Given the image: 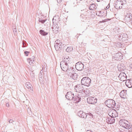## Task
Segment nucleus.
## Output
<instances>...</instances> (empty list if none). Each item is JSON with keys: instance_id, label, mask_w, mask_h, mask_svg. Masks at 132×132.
<instances>
[{"instance_id": "1", "label": "nucleus", "mask_w": 132, "mask_h": 132, "mask_svg": "<svg viewBox=\"0 0 132 132\" xmlns=\"http://www.w3.org/2000/svg\"><path fill=\"white\" fill-rule=\"evenodd\" d=\"M68 73H67L69 78L72 79L74 80H76L78 77L77 74L75 72V69L72 67H70Z\"/></svg>"}, {"instance_id": "2", "label": "nucleus", "mask_w": 132, "mask_h": 132, "mask_svg": "<svg viewBox=\"0 0 132 132\" xmlns=\"http://www.w3.org/2000/svg\"><path fill=\"white\" fill-rule=\"evenodd\" d=\"M105 104L110 108H114L116 106V103L112 99H108L104 102Z\"/></svg>"}, {"instance_id": "3", "label": "nucleus", "mask_w": 132, "mask_h": 132, "mask_svg": "<svg viewBox=\"0 0 132 132\" xmlns=\"http://www.w3.org/2000/svg\"><path fill=\"white\" fill-rule=\"evenodd\" d=\"M91 81L90 79L88 77H85L82 78L81 80V85L85 86H89L90 85Z\"/></svg>"}, {"instance_id": "4", "label": "nucleus", "mask_w": 132, "mask_h": 132, "mask_svg": "<svg viewBox=\"0 0 132 132\" xmlns=\"http://www.w3.org/2000/svg\"><path fill=\"white\" fill-rule=\"evenodd\" d=\"M119 124L120 126L126 129H127L130 126L128 121L123 119L120 120L119 121Z\"/></svg>"}, {"instance_id": "5", "label": "nucleus", "mask_w": 132, "mask_h": 132, "mask_svg": "<svg viewBox=\"0 0 132 132\" xmlns=\"http://www.w3.org/2000/svg\"><path fill=\"white\" fill-rule=\"evenodd\" d=\"M69 64L65 63L64 62L61 61L60 62V66L61 69L64 71H66L68 73V71L70 67Z\"/></svg>"}, {"instance_id": "6", "label": "nucleus", "mask_w": 132, "mask_h": 132, "mask_svg": "<svg viewBox=\"0 0 132 132\" xmlns=\"http://www.w3.org/2000/svg\"><path fill=\"white\" fill-rule=\"evenodd\" d=\"M87 101L88 103L95 104L97 102V99L95 97H89L87 99Z\"/></svg>"}, {"instance_id": "7", "label": "nucleus", "mask_w": 132, "mask_h": 132, "mask_svg": "<svg viewBox=\"0 0 132 132\" xmlns=\"http://www.w3.org/2000/svg\"><path fill=\"white\" fill-rule=\"evenodd\" d=\"M74 93L71 92H68L65 95L66 99L70 101L72 100L74 97Z\"/></svg>"}, {"instance_id": "8", "label": "nucleus", "mask_w": 132, "mask_h": 132, "mask_svg": "<svg viewBox=\"0 0 132 132\" xmlns=\"http://www.w3.org/2000/svg\"><path fill=\"white\" fill-rule=\"evenodd\" d=\"M75 67L77 70L81 71L84 68V65L81 62H78L76 64Z\"/></svg>"}, {"instance_id": "9", "label": "nucleus", "mask_w": 132, "mask_h": 132, "mask_svg": "<svg viewBox=\"0 0 132 132\" xmlns=\"http://www.w3.org/2000/svg\"><path fill=\"white\" fill-rule=\"evenodd\" d=\"M118 68L119 71L121 72L125 70L127 68L126 67V64L125 62L121 63L118 66Z\"/></svg>"}, {"instance_id": "10", "label": "nucleus", "mask_w": 132, "mask_h": 132, "mask_svg": "<svg viewBox=\"0 0 132 132\" xmlns=\"http://www.w3.org/2000/svg\"><path fill=\"white\" fill-rule=\"evenodd\" d=\"M122 55L121 53L118 52L114 54L113 58L116 60H120L123 59V56Z\"/></svg>"}, {"instance_id": "11", "label": "nucleus", "mask_w": 132, "mask_h": 132, "mask_svg": "<svg viewBox=\"0 0 132 132\" xmlns=\"http://www.w3.org/2000/svg\"><path fill=\"white\" fill-rule=\"evenodd\" d=\"M51 28L52 31L55 34H57L59 31V27L57 24H53Z\"/></svg>"}, {"instance_id": "12", "label": "nucleus", "mask_w": 132, "mask_h": 132, "mask_svg": "<svg viewBox=\"0 0 132 132\" xmlns=\"http://www.w3.org/2000/svg\"><path fill=\"white\" fill-rule=\"evenodd\" d=\"M77 114L78 116L80 117L84 118V119H86L87 118L86 113L83 112L82 111H80L78 112Z\"/></svg>"}, {"instance_id": "13", "label": "nucleus", "mask_w": 132, "mask_h": 132, "mask_svg": "<svg viewBox=\"0 0 132 132\" xmlns=\"http://www.w3.org/2000/svg\"><path fill=\"white\" fill-rule=\"evenodd\" d=\"M75 89L76 90L77 92L82 93L83 91L84 88L81 85H77L76 86Z\"/></svg>"}, {"instance_id": "14", "label": "nucleus", "mask_w": 132, "mask_h": 132, "mask_svg": "<svg viewBox=\"0 0 132 132\" xmlns=\"http://www.w3.org/2000/svg\"><path fill=\"white\" fill-rule=\"evenodd\" d=\"M112 111H111L108 114L110 116L113 117H116L118 116V113L114 109H112Z\"/></svg>"}, {"instance_id": "15", "label": "nucleus", "mask_w": 132, "mask_h": 132, "mask_svg": "<svg viewBox=\"0 0 132 132\" xmlns=\"http://www.w3.org/2000/svg\"><path fill=\"white\" fill-rule=\"evenodd\" d=\"M60 20V17L58 15L54 16L53 19V24H57Z\"/></svg>"}, {"instance_id": "16", "label": "nucleus", "mask_w": 132, "mask_h": 132, "mask_svg": "<svg viewBox=\"0 0 132 132\" xmlns=\"http://www.w3.org/2000/svg\"><path fill=\"white\" fill-rule=\"evenodd\" d=\"M81 98L79 96V95H76L74 96L73 99L72 100H73L74 103H77L81 101Z\"/></svg>"}, {"instance_id": "17", "label": "nucleus", "mask_w": 132, "mask_h": 132, "mask_svg": "<svg viewBox=\"0 0 132 132\" xmlns=\"http://www.w3.org/2000/svg\"><path fill=\"white\" fill-rule=\"evenodd\" d=\"M83 92L84 93L83 96L85 97H87L90 94V91L88 89H85L83 90Z\"/></svg>"}, {"instance_id": "18", "label": "nucleus", "mask_w": 132, "mask_h": 132, "mask_svg": "<svg viewBox=\"0 0 132 132\" xmlns=\"http://www.w3.org/2000/svg\"><path fill=\"white\" fill-rule=\"evenodd\" d=\"M126 90H124L121 92L120 93V97L124 99H125L126 97Z\"/></svg>"}, {"instance_id": "19", "label": "nucleus", "mask_w": 132, "mask_h": 132, "mask_svg": "<svg viewBox=\"0 0 132 132\" xmlns=\"http://www.w3.org/2000/svg\"><path fill=\"white\" fill-rule=\"evenodd\" d=\"M123 4V3H122V2H120V1L117 2V3L116 4L115 7L117 9H124V7L122 6H120V4Z\"/></svg>"}, {"instance_id": "20", "label": "nucleus", "mask_w": 132, "mask_h": 132, "mask_svg": "<svg viewBox=\"0 0 132 132\" xmlns=\"http://www.w3.org/2000/svg\"><path fill=\"white\" fill-rule=\"evenodd\" d=\"M126 83L128 87L131 88L132 87V80L129 79L127 80Z\"/></svg>"}, {"instance_id": "21", "label": "nucleus", "mask_w": 132, "mask_h": 132, "mask_svg": "<svg viewBox=\"0 0 132 132\" xmlns=\"http://www.w3.org/2000/svg\"><path fill=\"white\" fill-rule=\"evenodd\" d=\"M114 118L111 116L108 117V120L107 121H108V123L110 124L114 123L115 121V119H114Z\"/></svg>"}, {"instance_id": "22", "label": "nucleus", "mask_w": 132, "mask_h": 132, "mask_svg": "<svg viewBox=\"0 0 132 132\" xmlns=\"http://www.w3.org/2000/svg\"><path fill=\"white\" fill-rule=\"evenodd\" d=\"M64 61H62L63 62H64L65 63H66L69 64H70V59L68 56H66L64 58Z\"/></svg>"}, {"instance_id": "23", "label": "nucleus", "mask_w": 132, "mask_h": 132, "mask_svg": "<svg viewBox=\"0 0 132 132\" xmlns=\"http://www.w3.org/2000/svg\"><path fill=\"white\" fill-rule=\"evenodd\" d=\"M124 20L126 22H127L128 24L130 25L131 21V20L130 19L128 18L127 17H125L124 18Z\"/></svg>"}, {"instance_id": "24", "label": "nucleus", "mask_w": 132, "mask_h": 132, "mask_svg": "<svg viewBox=\"0 0 132 132\" xmlns=\"http://www.w3.org/2000/svg\"><path fill=\"white\" fill-rule=\"evenodd\" d=\"M120 29L118 28H115L113 29V34H117L120 33Z\"/></svg>"}, {"instance_id": "25", "label": "nucleus", "mask_w": 132, "mask_h": 132, "mask_svg": "<svg viewBox=\"0 0 132 132\" xmlns=\"http://www.w3.org/2000/svg\"><path fill=\"white\" fill-rule=\"evenodd\" d=\"M40 34L43 36H45L48 34V33L46 32L44 30L41 29L39 30Z\"/></svg>"}, {"instance_id": "26", "label": "nucleus", "mask_w": 132, "mask_h": 132, "mask_svg": "<svg viewBox=\"0 0 132 132\" xmlns=\"http://www.w3.org/2000/svg\"><path fill=\"white\" fill-rule=\"evenodd\" d=\"M26 87L29 89L30 90L32 89V86L31 85L29 82H27L26 84Z\"/></svg>"}, {"instance_id": "27", "label": "nucleus", "mask_w": 132, "mask_h": 132, "mask_svg": "<svg viewBox=\"0 0 132 132\" xmlns=\"http://www.w3.org/2000/svg\"><path fill=\"white\" fill-rule=\"evenodd\" d=\"M90 5V6L89 7V9L90 10H94L95 9H96L97 8L94 4H92L90 5Z\"/></svg>"}, {"instance_id": "28", "label": "nucleus", "mask_w": 132, "mask_h": 132, "mask_svg": "<svg viewBox=\"0 0 132 132\" xmlns=\"http://www.w3.org/2000/svg\"><path fill=\"white\" fill-rule=\"evenodd\" d=\"M123 38L122 39V41H125L126 40H127L128 39V37L127 35L126 34H123Z\"/></svg>"}, {"instance_id": "29", "label": "nucleus", "mask_w": 132, "mask_h": 132, "mask_svg": "<svg viewBox=\"0 0 132 132\" xmlns=\"http://www.w3.org/2000/svg\"><path fill=\"white\" fill-rule=\"evenodd\" d=\"M54 47L55 50L57 51H60V50H61V47L60 46V45L58 44H55Z\"/></svg>"}, {"instance_id": "30", "label": "nucleus", "mask_w": 132, "mask_h": 132, "mask_svg": "<svg viewBox=\"0 0 132 132\" xmlns=\"http://www.w3.org/2000/svg\"><path fill=\"white\" fill-rule=\"evenodd\" d=\"M73 50V48L72 47H68L65 49L66 51L67 52L70 53Z\"/></svg>"}, {"instance_id": "31", "label": "nucleus", "mask_w": 132, "mask_h": 132, "mask_svg": "<svg viewBox=\"0 0 132 132\" xmlns=\"http://www.w3.org/2000/svg\"><path fill=\"white\" fill-rule=\"evenodd\" d=\"M47 19L45 18L44 19H43L39 18V21L42 24L44 23L47 20Z\"/></svg>"}, {"instance_id": "32", "label": "nucleus", "mask_w": 132, "mask_h": 132, "mask_svg": "<svg viewBox=\"0 0 132 132\" xmlns=\"http://www.w3.org/2000/svg\"><path fill=\"white\" fill-rule=\"evenodd\" d=\"M125 17H127V18L130 19L131 20L132 19V14L130 13H127Z\"/></svg>"}, {"instance_id": "33", "label": "nucleus", "mask_w": 132, "mask_h": 132, "mask_svg": "<svg viewBox=\"0 0 132 132\" xmlns=\"http://www.w3.org/2000/svg\"><path fill=\"white\" fill-rule=\"evenodd\" d=\"M86 116H87V117L88 118H93V115L92 114L90 113H89L87 114L86 113Z\"/></svg>"}, {"instance_id": "34", "label": "nucleus", "mask_w": 132, "mask_h": 132, "mask_svg": "<svg viewBox=\"0 0 132 132\" xmlns=\"http://www.w3.org/2000/svg\"><path fill=\"white\" fill-rule=\"evenodd\" d=\"M99 12V14H98V15L100 16H105L106 15H105L106 13H105V12H102L101 11H100Z\"/></svg>"}, {"instance_id": "35", "label": "nucleus", "mask_w": 132, "mask_h": 132, "mask_svg": "<svg viewBox=\"0 0 132 132\" xmlns=\"http://www.w3.org/2000/svg\"><path fill=\"white\" fill-rule=\"evenodd\" d=\"M118 37V38L119 40L122 41V39L123 38V34H117Z\"/></svg>"}, {"instance_id": "36", "label": "nucleus", "mask_w": 132, "mask_h": 132, "mask_svg": "<svg viewBox=\"0 0 132 132\" xmlns=\"http://www.w3.org/2000/svg\"><path fill=\"white\" fill-rule=\"evenodd\" d=\"M22 47H26L28 45V44L25 40H23L22 41Z\"/></svg>"}, {"instance_id": "37", "label": "nucleus", "mask_w": 132, "mask_h": 132, "mask_svg": "<svg viewBox=\"0 0 132 132\" xmlns=\"http://www.w3.org/2000/svg\"><path fill=\"white\" fill-rule=\"evenodd\" d=\"M127 76L126 75L125 73L124 72H121L120 74L119 75L118 77L119 78H121L122 77H124V76Z\"/></svg>"}, {"instance_id": "38", "label": "nucleus", "mask_w": 132, "mask_h": 132, "mask_svg": "<svg viewBox=\"0 0 132 132\" xmlns=\"http://www.w3.org/2000/svg\"><path fill=\"white\" fill-rule=\"evenodd\" d=\"M127 76H124L122 77L121 78H119L120 80L122 81H124L126 80Z\"/></svg>"}, {"instance_id": "39", "label": "nucleus", "mask_w": 132, "mask_h": 132, "mask_svg": "<svg viewBox=\"0 0 132 132\" xmlns=\"http://www.w3.org/2000/svg\"><path fill=\"white\" fill-rule=\"evenodd\" d=\"M67 85H68L70 87L72 85V83L71 82L68 81L67 83Z\"/></svg>"}, {"instance_id": "40", "label": "nucleus", "mask_w": 132, "mask_h": 132, "mask_svg": "<svg viewBox=\"0 0 132 132\" xmlns=\"http://www.w3.org/2000/svg\"><path fill=\"white\" fill-rule=\"evenodd\" d=\"M35 58V57L34 56H32L31 58H29L28 59V60H29V61H32L34 62V59Z\"/></svg>"}, {"instance_id": "41", "label": "nucleus", "mask_w": 132, "mask_h": 132, "mask_svg": "<svg viewBox=\"0 0 132 132\" xmlns=\"http://www.w3.org/2000/svg\"><path fill=\"white\" fill-rule=\"evenodd\" d=\"M30 75L33 78L34 77L35 73H34L33 72V71H32L30 72Z\"/></svg>"}, {"instance_id": "42", "label": "nucleus", "mask_w": 132, "mask_h": 132, "mask_svg": "<svg viewBox=\"0 0 132 132\" xmlns=\"http://www.w3.org/2000/svg\"><path fill=\"white\" fill-rule=\"evenodd\" d=\"M61 42L59 40L57 39L56 40L55 42V44H59Z\"/></svg>"}, {"instance_id": "43", "label": "nucleus", "mask_w": 132, "mask_h": 132, "mask_svg": "<svg viewBox=\"0 0 132 132\" xmlns=\"http://www.w3.org/2000/svg\"><path fill=\"white\" fill-rule=\"evenodd\" d=\"M30 52L28 51H25L24 52V54L26 55V56H28L29 54L30 53Z\"/></svg>"}, {"instance_id": "44", "label": "nucleus", "mask_w": 132, "mask_h": 132, "mask_svg": "<svg viewBox=\"0 0 132 132\" xmlns=\"http://www.w3.org/2000/svg\"><path fill=\"white\" fill-rule=\"evenodd\" d=\"M13 32L15 35L16 34V32H17L16 29V28H13Z\"/></svg>"}, {"instance_id": "45", "label": "nucleus", "mask_w": 132, "mask_h": 132, "mask_svg": "<svg viewBox=\"0 0 132 132\" xmlns=\"http://www.w3.org/2000/svg\"><path fill=\"white\" fill-rule=\"evenodd\" d=\"M115 109L117 110H119V108L120 107V105L119 104L117 105L116 106H115Z\"/></svg>"}, {"instance_id": "46", "label": "nucleus", "mask_w": 132, "mask_h": 132, "mask_svg": "<svg viewBox=\"0 0 132 132\" xmlns=\"http://www.w3.org/2000/svg\"><path fill=\"white\" fill-rule=\"evenodd\" d=\"M7 121H8L9 123H12L13 122H14V121L13 119H7Z\"/></svg>"}, {"instance_id": "47", "label": "nucleus", "mask_w": 132, "mask_h": 132, "mask_svg": "<svg viewBox=\"0 0 132 132\" xmlns=\"http://www.w3.org/2000/svg\"><path fill=\"white\" fill-rule=\"evenodd\" d=\"M59 45H60V46L61 47V49L62 48V47H63V46L64 45V44H63L61 42H60V43H59Z\"/></svg>"}, {"instance_id": "48", "label": "nucleus", "mask_w": 132, "mask_h": 132, "mask_svg": "<svg viewBox=\"0 0 132 132\" xmlns=\"http://www.w3.org/2000/svg\"><path fill=\"white\" fill-rule=\"evenodd\" d=\"M67 47L65 45H64V46H63V47H62V49H61V50H63V51L64 50H65L66 49Z\"/></svg>"}, {"instance_id": "49", "label": "nucleus", "mask_w": 132, "mask_h": 132, "mask_svg": "<svg viewBox=\"0 0 132 132\" xmlns=\"http://www.w3.org/2000/svg\"><path fill=\"white\" fill-rule=\"evenodd\" d=\"M42 66H43V67H42V70H41L40 71V72L39 73H40V74H42L43 72V70L44 67V66H43V65H42Z\"/></svg>"}, {"instance_id": "50", "label": "nucleus", "mask_w": 132, "mask_h": 132, "mask_svg": "<svg viewBox=\"0 0 132 132\" xmlns=\"http://www.w3.org/2000/svg\"><path fill=\"white\" fill-rule=\"evenodd\" d=\"M110 20L109 19H105L104 20H103L102 21H103V22H105L106 21H108Z\"/></svg>"}, {"instance_id": "51", "label": "nucleus", "mask_w": 132, "mask_h": 132, "mask_svg": "<svg viewBox=\"0 0 132 132\" xmlns=\"http://www.w3.org/2000/svg\"><path fill=\"white\" fill-rule=\"evenodd\" d=\"M28 61L29 62V63L30 65L32 64L33 63V61H29V60H28Z\"/></svg>"}, {"instance_id": "52", "label": "nucleus", "mask_w": 132, "mask_h": 132, "mask_svg": "<svg viewBox=\"0 0 132 132\" xmlns=\"http://www.w3.org/2000/svg\"><path fill=\"white\" fill-rule=\"evenodd\" d=\"M30 109L29 110V108L28 109V113H29V114H30L31 113V111H30Z\"/></svg>"}, {"instance_id": "53", "label": "nucleus", "mask_w": 132, "mask_h": 132, "mask_svg": "<svg viewBox=\"0 0 132 132\" xmlns=\"http://www.w3.org/2000/svg\"><path fill=\"white\" fill-rule=\"evenodd\" d=\"M128 67H129L130 69L132 70V63L131 64H130L129 65V66Z\"/></svg>"}, {"instance_id": "54", "label": "nucleus", "mask_w": 132, "mask_h": 132, "mask_svg": "<svg viewBox=\"0 0 132 132\" xmlns=\"http://www.w3.org/2000/svg\"><path fill=\"white\" fill-rule=\"evenodd\" d=\"M59 130L60 132H63L62 128H59Z\"/></svg>"}, {"instance_id": "55", "label": "nucleus", "mask_w": 132, "mask_h": 132, "mask_svg": "<svg viewBox=\"0 0 132 132\" xmlns=\"http://www.w3.org/2000/svg\"><path fill=\"white\" fill-rule=\"evenodd\" d=\"M58 3H61L62 0H57Z\"/></svg>"}, {"instance_id": "56", "label": "nucleus", "mask_w": 132, "mask_h": 132, "mask_svg": "<svg viewBox=\"0 0 132 132\" xmlns=\"http://www.w3.org/2000/svg\"><path fill=\"white\" fill-rule=\"evenodd\" d=\"M39 77L41 78H42L43 76L42 74H40V73H39Z\"/></svg>"}, {"instance_id": "57", "label": "nucleus", "mask_w": 132, "mask_h": 132, "mask_svg": "<svg viewBox=\"0 0 132 132\" xmlns=\"http://www.w3.org/2000/svg\"><path fill=\"white\" fill-rule=\"evenodd\" d=\"M110 6V4H109L108 5L106 6V8L107 9H109V7Z\"/></svg>"}, {"instance_id": "58", "label": "nucleus", "mask_w": 132, "mask_h": 132, "mask_svg": "<svg viewBox=\"0 0 132 132\" xmlns=\"http://www.w3.org/2000/svg\"><path fill=\"white\" fill-rule=\"evenodd\" d=\"M6 105L7 107H9V105L8 103H7L6 104Z\"/></svg>"}, {"instance_id": "59", "label": "nucleus", "mask_w": 132, "mask_h": 132, "mask_svg": "<svg viewBox=\"0 0 132 132\" xmlns=\"http://www.w3.org/2000/svg\"><path fill=\"white\" fill-rule=\"evenodd\" d=\"M120 2H122V3H123V4H120V5L122 6L123 7V2L122 1H120Z\"/></svg>"}, {"instance_id": "60", "label": "nucleus", "mask_w": 132, "mask_h": 132, "mask_svg": "<svg viewBox=\"0 0 132 132\" xmlns=\"http://www.w3.org/2000/svg\"><path fill=\"white\" fill-rule=\"evenodd\" d=\"M130 26L131 28H132V19H131V24L130 25Z\"/></svg>"}, {"instance_id": "61", "label": "nucleus", "mask_w": 132, "mask_h": 132, "mask_svg": "<svg viewBox=\"0 0 132 132\" xmlns=\"http://www.w3.org/2000/svg\"><path fill=\"white\" fill-rule=\"evenodd\" d=\"M84 15L83 14H81L80 15V16L83 17L84 18Z\"/></svg>"}, {"instance_id": "62", "label": "nucleus", "mask_w": 132, "mask_h": 132, "mask_svg": "<svg viewBox=\"0 0 132 132\" xmlns=\"http://www.w3.org/2000/svg\"><path fill=\"white\" fill-rule=\"evenodd\" d=\"M85 70H86L87 71H89V69L88 68H87L86 69L85 68Z\"/></svg>"}, {"instance_id": "63", "label": "nucleus", "mask_w": 132, "mask_h": 132, "mask_svg": "<svg viewBox=\"0 0 132 132\" xmlns=\"http://www.w3.org/2000/svg\"><path fill=\"white\" fill-rule=\"evenodd\" d=\"M97 0V2H100L101 1H103V0Z\"/></svg>"}, {"instance_id": "64", "label": "nucleus", "mask_w": 132, "mask_h": 132, "mask_svg": "<svg viewBox=\"0 0 132 132\" xmlns=\"http://www.w3.org/2000/svg\"><path fill=\"white\" fill-rule=\"evenodd\" d=\"M77 2H79L80 1H82V0H77Z\"/></svg>"}]
</instances>
